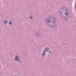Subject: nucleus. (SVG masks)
<instances>
[{"instance_id": "1", "label": "nucleus", "mask_w": 76, "mask_h": 76, "mask_svg": "<svg viewBox=\"0 0 76 76\" xmlns=\"http://www.w3.org/2000/svg\"><path fill=\"white\" fill-rule=\"evenodd\" d=\"M15 60H16V61H18V60H19V59L18 58V57L16 56L15 58Z\"/></svg>"}, {"instance_id": "2", "label": "nucleus", "mask_w": 76, "mask_h": 76, "mask_svg": "<svg viewBox=\"0 0 76 76\" xmlns=\"http://www.w3.org/2000/svg\"><path fill=\"white\" fill-rule=\"evenodd\" d=\"M45 50L46 51H48L49 50V49H48V48H45Z\"/></svg>"}, {"instance_id": "3", "label": "nucleus", "mask_w": 76, "mask_h": 76, "mask_svg": "<svg viewBox=\"0 0 76 76\" xmlns=\"http://www.w3.org/2000/svg\"><path fill=\"white\" fill-rule=\"evenodd\" d=\"M4 23H7V21H4Z\"/></svg>"}, {"instance_id": "4", "label": "nucleus", "mask_w": 76, "mask_h": 76, "mask_svg": "<svg viewBox=\"0 0 76 76\" xmlns=\"http://www.w3.org/2000/svg\"><path fill=\"white\" fill-rule=\"evenodd\" d=\"M12 23L11 22H10V23H9V24L10 25V24H11Z\"/></svg>"}, {"instance_id": "5", "label": "nucleus", "mask_w": 76, "mask_h": 76, "mask_svg": "<svg viewBox=\"0 0 76 76\" xmlns=\"http://www.w3.org/2000/svg\"><path fill=\"white\" fill-rule=\"evenodd\" d=\"M65 15H68V14H67V13H65Z\"/></svg>"}, {"instance_id": "6", "label": "nucleus", "mask_w": 76, "mask_h": 76, "mask_svg": "<svg viewBox=\"0 0 76 76\" xmlns=\"http://www.w3.org/2000/svg\"><path fill=\"white\" fill-rule=\"evenodd\" d=\"M30 18L31 19H32V17H30Z\"/></svg>"}, {"instance_id": "7", "label": "nucleus", "mask_w": 76, "mask_h": 76, "mask_svg": "<svg viewBox=\"0 0 76 76\" xmlns=\"http://www.w3.org/2000/svg\"><path fill=\"white\" fill-rule=\"evenodd\" d=\"M44 52H43V55H44Z\"/></svg>"}, {"instance_id": "8", "label": "nucleus", "mask_w": 76, "mask_h": 76, "mask_svg": "<svg viewBox=\"0 0 76 76\" xmlns=\"http://www.w3.org/2000/svg\"><path fill=\"white\" fill-rule=\"evenodd\" d=\"M75 7H76V4H75Z\"/></svg>"}, {"instance_id": "9", "label": "nucleus", "mask_w": 76, "mask_h": 76, "mask_svg": "<svg viewBox=\"0 0 76 76\" xmlns=\"http://www.w3.org/2000/svg\"><path fill=\"white\" fill-rule=\"evenodd\" d=\"M49 53H50V52Z\"/></svg>"}]
</instances>
